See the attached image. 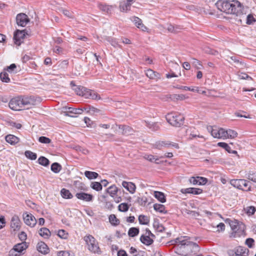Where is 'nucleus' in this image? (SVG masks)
<instances>
[{
    "label": "nucleus",
    "instance_id": "obj_7",
    "mask_svg": "<svg viewBox=\"0 0 256 256\" xmlns=\"http://www.w3.org/2000/svg\"><path fill=\"white\" fill-rule=\"evenodd\" d=\"M9 107L14 110H20L22 108L20 96L12 98L9 102Z\"/></svg>",
    "mask_w": 256,
    "mask_h": 256
},
{
    "label": "nucleus",
    "instance_id": "obj_14",
    "mask_svg": "<svg viewBox=\"0 0 256 256\" xmlns=\"http://www.w3.org/2000/svg\"><path fill=\"white\" fill-rule=\"evenodd\" d=\"M190 182L194 185H204L208 182V179L202 176H192L189 179Z\"/></svg>",
    "mask_w": 256,
    "mask_h": 256
},
{
    "label": "nucleus",
    "instance_id": "obj_33",
    "mask_svg": "<svg viewBox=\"0 0 256 256\" xmlns=\"http://www.w3.org/2000/svg\"><path fill=\"white\" fill-rule=\"evenodd\" d=\"M139 232V228L132 227L129 229L128 231V235L130 237H134L138 234Z\"/></svg>",
    "mask_w": 256,
    "mask_h": 256
},
{
    "label": "nucleus",
    "instance_id": "obj_61",
    "mask_svg": "<svg viewBox=\"0 0 256 256\" xmlns=\"http://www.w3.org/2000/svg\"><path fill=\"white\" fill-rule=\"evenodd\" d=\"M256 209L254 206H250L247 208V214L249 215H252L256 212Z\"/></svg>",
    "mask_w": 256,
    "mask_h": 256
},
{
    "label": "nucleus",
    "instance_id": "obj_58",
    "mask_svg": "<svg viewBox=\"0 0 256 256\" xmlns=\"http://www.w3.org/2000/svg\"><path fill=\"white\" fill-rule=\"evenodd\" d=\"M218 130L219 128H217L216 126H214L211 135L214 138H218L220 137Z\"/></svg>",
    "mask_w": 256,
    "mask_h": 256
},
{
    "label": "nucleus",
    "instance_id": "obj_44",
    "mask_svg": "<svg viewBox=\"0 0 256 256\" xmlns=\"http://www.w3.org/2000/svg\"><path fill=\"white\" fill-rule=\"evenodd\" d=\"M25 156L31 160H35L37 158V154L30 150H26L24 152Z\"/></svg>",
    "mask_w": 256,
    "mask_h": 256
},
{
    "label": "nucleus",
    "instance_id": "obj_45",
    "mask_svg": "<svg viewBox=\"0 0 256 256\" xmlns=\"http://www.w3.org/2000/svg\"><path fill=\"white\" fill-rule=\"evenodd\" d=\"M90 187L96 191H100L102 190V184L99 182H92L90 184Z\"/></svg>",
    "mask_w": 256,
    "mask_h": 256
},
{
    "label": "nucleus",
    "instance_id": "obj_32",
    "mask_svg": "<svg viewBox=\"0 0 256 256\" xmlns=\"http://www.w3.org/2000/svg\"><path fill=\"white\" fill-rule=\"evenodd\" d=\"M16 66L15 64H12L10 66H6L4 70L10 74H16L18 72Z\"/></svg>",
    "mask_w": 256,
    "mask_h": 256
},
{
    "label": "nucleus",
    "instance_id": "obj_54",
    "mask_svg": "<svg viewBox=\"0 0 256 256\" xmlns=\"http://www.w3.org/2000/svg\"><path fill=\"white\" fill-rule=\"evenodd\" d=\"M230 59L233 60L234 62L238 64V65L240 66L241 68H243L246 66L245 64L240 61L239 60L237 59L235 56H231Z\"/></svg>",
    "mask_w": 256,
    "mask_h": 256
},
{
    "label": "nucleus",
    "instance_id": "obj_15",
    "mask_svg": "<svg viewBox=\"0 0 256 256\" xmlns=\"http://www.w3.org/2000/svg\"><path fill=\"white\" fill-rule=\"evenodd\" d=\"M76 196L78 200L86 202H92L94 198V196L92 194L84 192H77L76 194Z\"/></svg>",
    "mask_w": 256,
    "mask_h": 256
},
{
    "label": "nucleus",
    "instance_id": "obj_21",
    "mask_svg": "<svg viewBox=\"0 0 256 256\" xmlns=\"http://www.w3.org/2000/svg\"><path fill=\"white\" fill-rule=\"evenodd\" d=\"M146 76L150 79H160V74L158 72H154L151 69H149L146 70Z\"/></svg>",
    "mask_w": 256,
    "mask_h": 256
},
{
    "label": "nucleus",
    "instance_id": "obj_23",
    "mask_svg": "<svg viewBox=\"0 0 256 256\" xmlns=\"http://www.w3.org/2000/svg\"><path fill=\"white\" fill-rule=\"evenodd\" d=\"M70 86L75 91L76 94L80 96L82 95V92L84 91V88L80 86H76L73 82H71Z\"/></svg>",
    "mask_w": 256,
    "mask_h": 256
},
{
    "label": "nucleus",
    "instance_id": "obj_5",
    "mask_svg": "<svg viewBox=\"0 0 256 256\" xmlns=\"http://www.w3.org/2000/svg\"><path fill=\"white\" fill-rule=\"evenodd\" d=\"M230 184L239 190L250 191V183L244 179H233L230 180Z\"/></svg>",
    "mask_w": 256,
    "mask_h": 256
},
{
    "label": "nucleus",
    "instance_id": "obj_18",
    "mask_svg": "<svg viewBox=\"0 0 256 256\" xmlns=\"http://www.w3.org/2000/svg\"><path fill=\"white\" fill-rule=\"evenodd\" d=\"M130 20L138 28L142 29V31H146L147 30V28L142 23V20L139 18L132 16L130 18Z\"/></svg>",
    "mask_w": 256,
    "mask_h": 256
},
{
    "label": "nucleus",
    "instance_id": "obj_11",
    "mask_svg": "<svg viewBox=\"0 0 256 256\" xmlns=\"http://www.w3.org/2000/svg\"><path fill=\"white\" fill-rule=\"evenodd\" d=\"M22 108L26 106H30L36 104V98L34 96H20Z\"/></svg>",
    "mask_w": 256,
    "mask_h": 256
},
{
    "label": "nucleus",
    "instance_id": "obj_46",
    "mask_svg": "<svg viewBox=\"0 0 256 256\" xmlns=\"http://www.w3.org/2000/svg\"><path fill=\"white\" fill-rule=\"evenodd\" d=\"M25 246L26 244L24 243L18 244L14 246V249L16 250V251L20 254L24 250H25Z\"/></svg>",
    "mask_w": 256,
    "mask_h": 256
},
{
    "label": "nucleus",
    "instance_id": "obj_8",
    "mask_svg": "<svg viewBox=\"0 0 256 256\" xmlns=\"http://www.w3.org/2000/svg\"><path fill=\"white\" fill-rule=\"evenodd\" d=\"M156 148L158 149H162L163 147L169 148L170 146L174 147L176 149L179 148V146L178 144L174 142H171L170 141H158L156 142L154 144Z\"/></svg>",
    "mask_w": 256,
    "mask_h": 256
},
{
    "label": "nucleus",
    "instance_id": "obj_50",
    "mask_svg": "<svg viewBox=\"0 0 256 256\" xmlns=\"http://www.w3.org/2000/svg\"><path fill=\"white\" fill-rule=\"evenodd\" d=\"M174 88H178V89H182V90H189V91H192V92L198 91V88H192L190 87H188V86H180V85H176V86H174Z\"/></svg>",
    "mask_w": 256,
    "mask_h": 256
},
{
    "label": "nucleus",
    "instance_id": "obj_16",
    "mask_svg": "<svg viewBox=\"0 0 256 256\" xmlns=\"http://www.w3.org/2000/svg\"><path fill=\"white\" fill-rule=\"evenodd\" d=\"M135 0H124L121 2L120 4V10L123 12H127L130 10L132 3Z\"/></svg>",
    "mask_w": 256,
    "mask_h": 256
},
{
    "label": "nucleus",
    "instance_id": "obj_43",
    "mask_svg": "<svg viewBox=\"0 0 256 256\" xmlns=\"http://www.w3.org/2000/svg\"><path fill=\"white\" fill-rule=\"evenodd\" d=\"M109 221L110 224L114 226H118L120 224V220L118 219L114 214H110L109 216Z\"/></svg>",
    "mask_w": 256,
    "mask_h": 256
},
{
    "label": "nucleus",
    "instance_id": "obj_37",
    "mask_svg": "<svg viewBox=\"0 0 256 256\" xmlns=\"http://www.w3.org/2000/svg\"><path fill=\"white\" fill-rule=\"evenodd\" d=\"M154 208L155 210L161 213L166 214L167 212L165 210V206L164 205L158 204H155L154 205Z\"/></svg>",
    "mask_w": 256,
    "mask_h": 256
},
{
    "label": "nucleus",
    "instance_id": "obj_56",
    "mask_svg": "<svg viewBox=\"0 0 256 256\" xmlns=\"http://www.w3.org/2000/svg\"><path fill=\"white\" fill-rule=\"evenodd\" d=\"M38 141H39V142H40L42 144H50L51 142V140L50 138H48L44 136H40L38 138Z\"/></svg>",
    "mask_w": 256,
    "mask_h": 256
},
{
    "label": "nucleus",
    "instance_id": "obj_2",
    "mask_svg": "<svg viewBox=\"0 0 256 256\" xmlns=\"http://www.w3.org/2000/svg\"><path fill=\"white\" fill-rule=\"evenodd\" d=\"M216 5L218 8L226 14H234L236 16L242 15L244 6L239 1L233 0L232 1L218 0Z\"/></svg>",
    "mask_w": 256,
    "mask_h": 256
},
{
    "label": "nucleus",
    "instance_id": "obj_9",
    "mask_svg": "<svg viewBox=\"0 0 256 256\" xmlns=\"http://www.w3.org/2000/svg\"><path fill=\"white\" fill-rule=\"evenodd\" d=\"M66 111L64 112V115L70 117H76V116L70 115V114H82L84 110H86V108H76L71 107L65 108Z\"/></svg>",
    "mask_w": 256,
    "mask_h": 256
},
{
    "label": "nucleus",
    "instance_id": "obj_29",
    "mask_svg": "<svg viewBox=\"0 0 256 256\" xmlns=\"http://www.w3.org/2000/svg\"><path fill=\"white\" fill-rule=\"evenodd\" d=\"M88 250L94 254H100L101 253V251L98 246V242L93 243L90 246L88 247Z\"/></svg>",
    "mask_w": 256,
    "mask_h": 256
},
{
    "label": "nucleus",
    "instance_id": "obj_47",
    "mask_svg": "<svg viewBox=\"0 0 256 256\" xmlns=\"http://www.w3.org/2000/svg\"><path fill=\"white\" fill-rule=\"evenodd\" d=\"M227 138H233L238 136V133L234 130L228 129L226 130Z\"/></svg>",
    "mask_w": 256,
    "mask_h": 256
},
{
    "label": "nucleus",
    "instance_id": "obj_27",
    "mask_svg": "<svg viewBox=\"0 0 256 256\" xmlns=\"http://www.w3.org/2000/svg\"><path fill=\"white\" fill-rule=\"evenodd\" d=\"M140 240L142 244L146 246H150L154 242V240L148 236L144 235L141 236Z\"/></svg>",
    "mask_w": 256,
    "mask_h": 256
},
{
    "label": "nucleus",
    "instance_id": "obj_60",
    "mask_svg": "<svg viewBox=\"0 0 256 256\" xmlns=\"http://www.w3.org/2000/svg\"><path fill=\"white\" fill-rule=\"evenodd\" d=\"M58 236L62 238H66L68 234L64 230H60L58 231Z\"/></svg>",
    "mask_w": 256,
    "mask_h": 256
},
{
    "label": "nucleus",
    "instance_id": "obj_59",
    "mask_svg": "<svg viewBox=\"0 0 256 256\" xmlns=\"http://www.w3.org/2000/svg\"><path fill=\"white\" fill-rule=\"evenodd\" d=\"M254 240L252 238H248L246 240L245 244H246L250 248H252L254 244Z\"/></svg>",
    "mask_w": 256,
    "mask_h": 256
},
{
    "label": "nucleus",
    "instance_id": "obj_6",
    "mask_svg": "<svg viewBox=\"0 0 256 256\" xmlns=\"http://www.w3.org/2000/svg\"><path fill=\"white\" fill-rule=\"evenodd\" d=\"M22 218L25 224L31 228H34L37 223L36 218L30 213L24 212Z\"/></svg>",
    "mask_w": 256,
    "mask_h": 256
},
{
    "label": "nucleus",
    "instance_id": "obj_51",
    "mask_svg": "<svg viewBox=\"0 0 256 256\" xmlns=\"http://www.w3.org/2000/svg\"><path fill=\"white\" fill-rule=\"evenodd\" d=\"M118 128L122 130V133L124 134L130 132V128L126 125H119Z\"/></svg>",
    "mask_w": 256,
    "mask_h": 256
},
{
    "label": "nucleus",
    "instance_id": "obj_35",
    "mask_svg": "<svg viewBox=\"0 0 256 256\" xmlns=\"http://www.w3.org/2000/svg\"><path fill=\"white\" fill-rule=\"evenodd\" d=\"M138 221L140 224L148 225L150 222V219L147 216L142 214L138 216Z\"/></svg>",
    "mask_w": 256,
    "mask_h": 256
},
{
    "label": "nucleus",
    "instance_id": "obj_52",
    "mask_svg": "<svg viewBox=\"0 0 256 256\" xmlns=\"http://www.w3.org/2000/svg\"><path fill=\"white\" fill-rule=\"evenodd\" d=\"M166 28L170 32H176L179 29L178 26L174 27L173 25L171 24H167Z\"/></svg>",
    "mask_w": 256,
    "mask_h": 256
},
{
    "label": "nucleus",
    "instance_id": "obj_10",
    "mask_svg": "<svg viewBox=\"0 0 256 256\" xmlns=\"http://www.w3.org/2000/svg\"><path fill=\"white\" fill-rule=\"evenodd\" d=\"M16 22L18 26L24 27L30 22V20L26 14L20 13L16 16Z\"/></svg>",
    "mask_w": 256,
    "mask_h": 256
},
{
    "label": "nucleus",
    "instance_id": "obj_30",
    "mask_svg": "<svg viewBox=\"0 0 256 256\" xmlns=\"http://www.w3.org/2000/svg\"><path fill=\"white\" fill-rule=\"evenodd\" d=\"M118 192V188L115 185H112L106 189V192L108 193L112 197H114Z\"/></svg>",
    "mask_w": 256,
    "mask_h": 256
},
{
    "label": "nucleus",
    "instance_id": "obj_39",
    "mask_svg": "<svg viewBox=\"0 0 256 256\" xmlns=\"http://www.w3.org/2000/svg\"><path fill=\"white\" fill-rule=\"evenodd\" d=\"M144 158L150 162H154L156 164H159L161 162L159 161L158 158H156L155 156L152 154H146L144 156Z\"/></svg>",
    "mask_w": 256,
    "mask_h": 256
},
{
    "label": "nucleus",
    "instance_id": "obj_13",
    "mask_svg": "<svg viewBox=\"0 0 256 256\" xmlns=\"http://www.w3.org/2000/svg\"><path fill=\"white\" fill-rule=\"evenodd\" d=\"M26 34L25 30H16L14 35V40L16 44L18 46L20 45L22 40L24 38Z\"/></svg>",
    "mask_w": 256,
    "mask_h": 256
},
{
    "label": "nucleus",
    "instance_id": "obj_41",
    "mask_svg": "<svg viewBox=\"0 0 256 256\" xmlns=\"http://www.w3.org/2000/svg\"><path fill=\"white\" fill-rule=\"evenodd\" d=\"M84 240L88 245V247L90 246L93 243L97 242L95 238L91 235L86 236L84 237Z\"/></svg>",
    "mask_w": 256,
    "mask_h": 256
},
{
    "label": "nucleus",
    "instance_id": "obj_22",
    "mask_svg": "<svg viewBox=\"0 0 256 256\" xmlns=\"http://www.w3.org/2000/svg\"><path fill=\"white\" fill-rule=\"evenodd\" d=\"M237 256H248L249 250L242 246H238L235 248Z\"/></svg>",
    "mask_w": 256,
    "mask_h": 256
},
{
    "label": "nucleus",
    "instance_id": "obj_34",
    "mask_svg": "<svg viewBox=\"0 0 256 256\" xmlns=\"http://www.w3.org/2000/svg\"><path fill=\"white\" fill-rule=\"evenodd\" d=\"M0 78L2 82H10V78L8 77V74L6 70H4L0 73Z\"/></svg>",
    "mask_w": 256,
    "mask_h": 256
},
{
    "label": "nucleus",
    "instance_id": "obj_1",
    "mask_svg": "<svg viewBox=\"0 0 256 256\" xmlns=\"http://www.w3.org/2000/svg\"><path fill=\"white\" fill-rule=\"evenodd\" d=\"M174 246L176 252L182 256H188L195 254L199 251L200 247L198 244L190 240V238L181 236L174 240Z\"/></svg>",
    "mask_w": 256,
    "mask_h": 256
},
{
    "label": "nucleus",
    "instance_id": "obj_28",
    "mask_svg": "<svg viewBox=\"0 0 256 256\" xmlns=\"http://www.w3.org/2000/svg\"><path fill=\"white\" fill-rule=\"evenodd\" d=\"M154 197L162 203L166 202V198L164 194L160 192L155 191L154 192Z\"/></svg>",
    "mask_w": 256,
    "mask_h": 256
},
{
    "label": "nucleus",
    "instance_id": "obj_26",
    "mask_svg": "<svg viewBox=\"0 0 256 256\" xmlns=\"http://www.w3.org/2000/svg\"><path fill=\"white\" fill-rule=\"evenodd\" d=\"M39 234L44 238L48 239L50 236L51 233L50 230L48 228H40L39 230Z\"/></svg>",
    "mask_w": 256,
    "mask_h": 256
},
{
    "label": "nucleus",
    "instance_id": "obj_62",
    "mask_svg": "<svg viewBox=\"0 0 256 256\" xmlns=\"http://www.w3.org/2000/svg\"><path fill=\"white\" fill-rule=\"evenodd\" d=\"M18 238L22 241H24L25 240H26L27 238L26 233L24 232H22L19 234Z\"/></svg>",
    "mask_w": 256,
    "mask_h": 256
},
{
    "label": "nucleus",
    "instance_id": "obj_19",
    "mask_svg": "<svg viewBox=\"0 0 256 256\" xmlns=\"http://www.w3.org/2000/svg\"><path fill=\"white\" fill-rule=\"evenodd\" d=\"M37 250L40 253L46 254L49 252V248L48 246L42 242H40L38 244Z\"/></svg>",
    "mask_w": 256,
    "mask_h": 256
},
{
    "label": "nucleus",
    "instance_id": "obj_49",
    "mask_svg": "<svg viewBox=\"0 0 256 256\" xmlns=\"http://www.w3.org/2000/svg\"><path fill=\"white\" fill-rule=\"evenodd\" d=\"M89 97L88 98H91L95 100H100L101 98L100 95H98L97 92L95 91L92 90L91 92H90Z\"/></svg>",
    "mask_w": 256,
    "mask_h": 256
},
{
    "label": "nucleus",
    "instance_id": "obj_40",
    "mask_svg": "<svg viewBox=\"0 0 256 256\" xmlns=\"http://www.w3.org/2000/svg\"><path fill=\"white\" fill-rule=\"evenodd\" d=\"M38 161L40 164L43 166H47L50 164L49 160L47 158L43 156H40L38 158Z\"/></svg>",
    "mask_w": 256,
    "mask_h": 256
},
{
    "label": "nucleus",
    "instance_id": "obj_12",
    "mask_svg": "<svg viewBox=\"0 0 256 256\" xmlns=\"http://www.w3.org/2000/svg\"><path fill=\"white\" fill-rule=\"evenodd\" d=\"M10 226L14 231H18L21 227V222L17 215H14L11 218Z\"/></svg>",
    "mask_w": 256,
    "mask_h": 256
},
{
    "label": "nucleus",
    "instance_id": "obj_63",
    "mask_svg": "<svg viewBox=\"0 0 256 256\" xmlns=\"http://www.w3.org/2000/svg\"><path fill=\"white\" fill-rule=\"evenodd\" d=\"M20 254L18 253L14 248L10 250L8 252L9 256H18Z\"/></svg>",
    "mask_w": 256,
    "mask_h": 256
},
{
    "label": "nucleus",
    "instance_id": "obj_64",
    "mask_svg": "<svg viewBox=\"0 0 256 256\" xmlns=\"http://www.w3.org/2000/svg\"><path fill=\"white\" fill-rule=\"evenodd\" d=\"M58 256H70V254L67 251H60L58 253Z\"/></svg>",
    "mask_w": 256,
    "mask_h": 256
},
{
    "label": "nucleus",
    "instance_id": "obj_36",
    "mask_svg": "<svg viewBox=\"0 0 256 256\" xmlns=\"http://www.w3.org/2000/svg\"><path fill=\"white\" fill-rule=\"evenodd\" d=\"M99 8L100 10L107 14H110L113 10L114 8L112 6L104 4H100Z\"/></svg>",
    "mask_w": 256,
    "mask_h": 256
},
{
    "label": "nucleus",
    "instance_id": "obj_17",
    "mask_svg": "<svg viewBox=\"0 0 256 256\" xmlns=\"http://www.w3.org/2000/svg\"><path fill=\"white\" fill-rule=\"evenodd\" d=\"M180 192L182 194H199L202 193V190L199 188H182Z\"/></svg>",
    "mask_w": 256,
    "mask_h": 256
},
{
    "label": "nucleus",
    "instance_id": "obj_3",
    "mask_svg": "<svg viewBox=\"0 0 256 256\" xmlns=\"http://www.w3.org/2000/svg\"><path fill=\"white\" fill-rule=\"evenodd\" d=\"M230 226L232 230V232L230 234V238H239L241 236H245V226L243 224H239L236 220H231L230 222Z\"/></svg>",
    "mask_w": 256,
    "mask_h": 256
},
{
    "label": "nucleus",
    "instance_id": "obj_38",
    "mask_svg": "<svg viewBox=\"0 0 256 256\" xmlns=\"http://www.w3.org/2000/svg\"><path fill=\"white\" fill-rule=\"evenodd\" d=\"M84 175L89 180L96 178L98 176V174L97 172L90 171H86Z\"/></svg>",
    "mask_w": 256,
    "mask_h": 256
},
{
    "label": "nucleus",
    "instance_id": "obj_25",
    "mask_svg": "<svg viewBox=\"0 0 256 256\" xmlns=\"http://www.w3.org/2000/svg\"><path fill=\"white\" fill-rule=\"evenodd\" d=\"M217 145L224 148L226 151H227L228 153H231L233 154H237L238 152L234 150H232L230 147L228 145V144L224 142H219L218 143Z\"/></svg>",
    "mask_w": 256,
    "mask_h": 256
},
{
    "label": "nucleus",
    "instance_id": "obj_55",
    "mask_svg": "<svg viewBox=\"0 0 256 256\" xmlns=\"http://www.w3.org/2000/svg\"><path fill=\"white\" fill-rule=\"evenodd\" d=\"M256 22V19L254 18L253 16L251 14H249L246 16V24H252Z\"/></svg>",
    "mask_w": 256,
    "mask_h": 256
},
{
    "label": "nucleus",
    "instance_id": "obj_53",
    "mask_svg": "<svg viewBox=\"0 0 256 256\" xmlns=\"http://www.w3.org/2000/svg\"><path fill=\"white\" fill-rule=\"evenodd\" d=\"M247 178L255 182H256V172L250 171L248 174Z\"/></svg>",
    "mask_w": 256,
    "mask_h": 256
},
{
    "label": "nucleus",
    "instance_id": "obj_31",
    "mask_svg": "<svg viewBox=\"0 0 256 256\" xmlns=\"http://www.w3.org/2000/svg\"><path fill=\"white\" fill-rule=\"evenodd\" d=\"M60 194L64 198L70 199L73 197L72 194L70 192L69 190L64 188L61 190Z\"/></svg>",
    "mask_w": 256,
    "mask_h": 256
},
{
    "label": "nucleus",
    "instance_id": "obj_4",
    "mask_svg": "<svg viewBox=\"0 0 256 256\" xmlns=\"http://www.w3.org/2000/svg\"><path fill=\"white\" fill-rule=\"evenodd\" d=\"M166 118L167 122L174 126L180 127L184 123V116L178 113L168 114Z\"/></svg>",
    "mask_w": 256,
    "mask_h": 256
},
{
    "label": "nucleus",
    "instance_id": "obj_20",
    "mask_svg": "<svg viewBox=\"0 0 256 256\" xmlns=\"http://www.w3.org/2000/svg\"><path fill=\"white\" fill-rule=\"evenodd\" d=\"M122 186L131 194H134L136 191V185L132 182L123 181L122 182Z\"/></svg>",
    "mask_w": 256,
    "mask_h": 256
},
{
    "label": "nucleus",
    "instance_id": "obj_42",
    "mask_svg": "<svg viewBox=\"0 0 256 256\" xmlns=\"http://www.w3.org/2000/svg\"><path fill=\"white\" fill-rule=\"evenodd\" d=\"M62 166L58 162H54L51 165V170L54 173L59 172L62 170Z\"/></svg>",
    "mask_w": 256,
    "mask_h": 256
},
{
    "label": "nucleus",
    "instance_id": "obj_24",
    "mask_svg": "<svg viewBox=\"0 0 256 256\" xmlns=\"http://www.w3.org/2000/svg\"><path fill=\"white\" fill-rule=\"evenodd\" d=\"M6 142L10 144H15L19 142V138L12 134H8L5 137Z\"/></svg>",
    "mask_w": 256,
    "mask_h": 256
},
{
    "label": "nucleus",
    "instance_id": "obj_57",
    "mask_svg": "<svg viewBox=\"0 0 256 256\" xmlns=\"http://www.w3.org/2000/svg\"><path fill=\"white\" fill-rule=\"evenodd\" d=\"M218 132L220 134V137L218 138H226V130L223 128H219Z\"/></svg>",
    "mask_w": 256,
    "mask_h": 256
},
{
    "label": "nucleus",
    "instance_id": "obj_48",
    "mask_svg": "<svg viewBox=\"0 0 256 256\" xmlns=\"http://www.w3.org/2000/svg\"><path fill=\"white\" fill-rule=\"evenodd\" d=\"M129 208V206L127 203H122L118 206V210L120 212H126Z\"/></svg>",
    "mask_w": 256,
    "mask_h": 256
}]
</instances>
